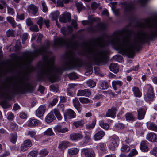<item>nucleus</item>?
I'll use <instances>...</instances> for the list:
<instances>
[{
    "label": "nucleus",
    "mask_w": 157,
    "mask_h": 157,
    "mask_svg": "<svg viewBox=\"0 0 157 157\" xmlns=\"http://www.w3.org/2000/svg\"><path fill=\"white\" fill-rule=\"evenodd\" d=\"M139 26L148 28L149 32H138L133 41L131 40L129 35L124 36L121 39L120 37L121 35V32L116 31L107 41L102 37H99L90 43H85V49L90 64H99L105 62L107 59L109 51L107 50L99 51L97 49L98 47L107 46L110 44L119 53L132 58L134 50L138 49L141 42L157 36V17L146 18L144 22L140 23Z\"/></svg>",
    "instance_id": "nucleus-1"
},
{
    "label": "nucleus",
    "mask_w": 157,
    "mask_h": 157,
    "mask_svg": "<svg viewBox=\"0 0 157 157\" xmlns=\"http://www.w3.org/2000/svg\"><path fill=\"white\" fill-rule=\"evenodd\" d=\"M50 44V42L47 40L46 44L42 47L34 51L26 53L21 59V64L28 66L34 58L39 55H43L44 65L40 71V76L41 78H47L53 83L58 80L57 74L61 73L64 70L80 67V62L79 59L70 51L67 55L66 58L67 61L63 66L62 67L55 66L54 65L55 57H49L48 55V53H51L48 51Z\"/></svg>",
    "instance_id": "nucleus-2"
},
{
    "label": "nucleus",
    "mask_w": 157,
    "mask_h": 157,
    "mask_svg": "<svg viewBox=\"0 0 157 157\" xmlns=\"http://www.w3.org/2000/svg\"><path fill=\"white\" fill-rule=\"evenodd\" d=\"M27 80L26 72L19 76L14 83H12V79H8L7 82L0 88V95L5 98H8L11 90L16 93H24L28 90L30 86V84Z\"/></svg>",
    "instance_id": "nucleus-3"
},
{
    "label": "nucleus",
    "mask_w": 157,
    "mask_h": 157,
    "mask_svg": "<svg viewBox=\"0 0 157 157\" xmlns=\"http://www.w3.org/2000/svg\"><path fill=\"white\" fill-rule=\"evenodd\" d=\"M75 35H73L71 39H65L62 37L57 38L54 40V45L56 47L65 45L72 50H78V44L74 41Z\"/></svg>",
    "instance_id": "nucleus-4"
},
{
    "label": "nucleus",
    "mask_w": 157,
    "mask_h": 157,
    "mask_svg": "<svg viewBox=\"0 0 157 157\" xmlns=\"http://www.w3.org/2000/svg\"><path fill=\"white\" fill-rule=\"evenodd\" d=\"M147 87L148 88V90L146 94L144 95V99L146 101L150 102L153 101L154 98L153 89L150 84L147 85Z\"/></svg>",
    "instance_id": "nucleus-5"
},
{
    "label": "nucleus",
    "mask_w": 157,
    "mask_h": 157,
    "mask_svg": "<svg viewBox=\"0 0 157 157\" xmlns=\"http://www.w3.org/2000/svg\"><path fill=\"white\" fill-rule=\"evenodd\" d=\"M121 5L124 8V12L125 13H130L134 10V5L133 2H123L121 3Z\"/></svg>",
    "instance_id": "nucleus-6"
},
{
    "label": "nucleus",
    "mask_w": 157,
    "mask_h": 157,
    "mask_svg": "<svg viewBox=\"0 0 157 157\" xmlns=\"http://www.w3.org/2000/svg\"><path fill=\"white\" fill-rule=\"evenodd\" d=\"M81 152L84 155L85 157H94L95 153L92 148H83L81 149Z\"/></svg>",
    "instance_id": "nucleus-7"
},
{
    "label": "nucleus",
    "mask_w": 157,
    "mask_h": 157,
    "mask_svg": "<svg viewBox=\"0 0 157 157\" xmlns=\"http://www.w3.org/2000/svg\"><path fill=\"white\" fill-rule=\"evenodd\" d=\"M119 142V139L118 137L115 136L113 137L111 140V143L109 147L111 150H113L117 147Z\"/></svg>",
    "instance_id": "nucleus-8"
},
{
    "label": "nucleus",
    "mask_w": 157,
    "mask_h": 157,
    "mask_svg": "<svg viewBox=\"0 0 157 157\" xmlns=\"http://www.w3.org/2000/svg\"><path fill=\"white\" fill-rule=\"evenodd\" d=\"M65 119H71L74 118L76 114L75 112L71 109H67L64 114Z\"/></svg>",
    "instance_id": "nucleus-9"
},
{
    "label": "nucleus",
    "mask_w": 157,
    "mask_h": 157,
    "mask_svg": "<svg viewBox=\"0 0 157 157\" xmlns=\"http://www.w3.org/2000/svg\"><path fill=\"white\" fill-rule=\"evenodd\" d=\"M91 91L89 89L79 90L77 93L78 96L89 97L91 95Z\"/></svg>",
    "instance_id": "nucleus-10"
},
{
    "label": "nucleus",
    "mask_w": 157,
    "mask_h": 157,
    "mask_svg": "<svg viewBox=\"0 0 157 157\" xmlns=\"http://www.w3.org/2000/svg\"><path fill=\"white\" fill-rule=\"evenodd\" d=\"M46 110V107L45 106L40 105L36 110V115L38 117H42L44 113Z\"/></svg>",
    "instance_id": "nucleus-11"
},
{
    "label": "nucleus",
    "mask_w": 157,
    "mask_h": 157,
    "mask_svg": "<svg viewBox=\"0 0 157 157\" xmlns=\"http://www.w3.org/2000/svg\"><path fill=\"white\" fill-rule=\"evenodd\" d=\"M146 139L152 142H157V135L154 133L150 132L146 135Z\"/></svg>",
    "instance_id": "nucleus-12"
},
{
    "label": "nucleus",
    "mask_w": 157,
    "mask_h": 157,
    "mask_svg": "<svg viewBox=\"0 0 157 157\" xmlns=\"http://www.w3.org/2000/svg\"><path fill=\"white\" fill-rule=\"evenodd\" d=\"M83 137V135L81 133H74L70 135V139L72 140L77 141L82 139Z\"/></svg>",
    "instance_id": "nucleus-13"
},
{
    "label": "nucleus",
    "mask_w": 157,
    "mask_h": 157,
    "mask_svg": "<svg viewBox=\"0 0 157 157\" xmlns=\"http://www.w3.org/2000/svg\"><path fill=\"white\" fill-rule=\"evenodd\" d=\"M146 109H144L142 108H139L137 109V117L139 119L141 120L144 118L146 113Z\"/></svg>",
    "instance_id": "nucleus-14"
},
{
    "label": "nucleus",
    "mask_w": 157,
    "mask_h": 157,
    "mask_svg": "<svg viewBox=\"0 0 157 157\" xmlns=\"http://www.w3.org/2000/svg\"><path fill=\"white\" fill-rule=\"evenodd\" d=\"M96 147L98 151H100L103 153H106L107 151L106 145L104 143H100L98 144Z\"/></svg>",
    "instance_id": "nucleus-15"
},
{
    "label": "nucleus",
    "mask_w": 157,
    "mask_h": 157,
    "mask_svg": "<svg viewBox=\"0 0 157 157\" xmlns=\"http://www.w3.org/2000/svg\"><path fill=\"white\" fill-rule=\"evenodd\" d=\"M39 120L33 118L30 119L28 121V125L29 126H36L40 124Z\"/></svg>",
    "instance_id": "nucleus-16"
},
{
    "label": "nucleus",
    "mask_w": 157,
    "mask_h": 157,
    "mask_svg": "<svg viewBox=\"0 0 157 157\" xmlns=\"http://www.w3.org/2000/svg\"><path fill=\"white\" fill-rule=\"evenodd\" d=\"M105 132L103 131L98 132L94 136V140L98 141L101 139L104 136Z\"/></svg>",
    "instance_id": "nucleus-17"
},
{
    "label": "nucleus",
    "mask_w": 157,
    "mask_h": 157,
    "mask_svg": "<svg viewBox=\"0 0 157 157\" xmlns=\"http://www.w3.org/2000/svg\"><path fill=\"white\" fill-rule=\"evenodd\" d=\"M117 109L115 107H112L109 109L107 112L105 116L107 117H113L116 114Z\"/></svg>",
    "instance_id": "nucleus-18"
},
{
    "label": "nucleus",
    "mask_w": 157,
    "mask_h": 157,
    "mask_svg": "<svg viewBox=\"0 0 157 157\" xmlns=\"http://www.w3.org/2000/svg\"><path fill=\"white\" fill-rule=\"evenodd\" d=\"M84 121L82 120L74 121L72 123L73 128H80L83 127L84 125Z\"/></svg>",
    "instance_id": "nucleus-19"
},
{
    "label": "nucleus",
    "mask_w": 157,
    "mask_h": 157,
    "mask_svg": "<svg viewBox=\"0 0 157 157\" xmlns=\"http://www.w3.org/2000/svg\"><path fill=\"white\" fill-rule=\"evenodd\" d=\"M73 29L72 26H69L67 28L65 27L62 28L61 29V33L64 35H66L72 32Z\"/></svg>",
    "instance_id": "nucleus-20"
},
{
    "label": "nucleus",
    "mask_w": 157,
    "mask_h": 157,
    "mask_svg": "<svg viewBox=\"0 0 157 157\" xmlns=\"http://www.w3.org/2000/svg\"><path fill=\"white\" fill-rule=\"evenodd\" d=\"M146 124L148 129L157 132V125L154 123L148 121L147 123Z\"/></svg>",
    "instance_id": "nucleus-21"
},
{
    "label": "nucleus",
    "mask_w": 157,
    "mask_h": 157,
    "mask_svg": "<svg viewBox=\"0 0 157 157\" xmlns=\"http://www.w3.org/2000/svg\"><path fill=\"white\" fill-rule=\"evenodd\" d=\"M122 81L120 80H114L112 82V86L115 90L121 87L123 85Z\"/></svg>",
    "instance_id": "nucleus-22"
},
{
    "label": "nucleus",
    "mask_w": 157,
    "mask_h": 157,
    "mask_svg": "<svg viewBox=\"0 0 157 157\" xmlns=\"http://www.w3.org/2000/svg\"><path fill=\"white\" fill-rule=\"evenodd\" d=\"M147 142L146 141H143L141 142L140 146V149L143 152H147L149 148L147 146Z\"/></svg>",
    "instance_id": "nucleus-23"
},
{
    "label": "nucleus",
    "mask_w": 157,
    "mask_h": 157,
    "mask_svg": "<svg viewBox=\"0 0 157 157\" xmlns=\"http://www.w3.org/2000/svg\"><path fill=\"white\" fill-rule=\"evenodd\" d=\"M53 112H51L46 116L45 118V121L47 123H49L51 122L53 120L55 119Z\"/></svg>",
    "instance_id": "nucleus-24"
},
{
    "label": "nucleus",
    "mask_w": 157,
    "mask_h": 157,
    "mask_svg": "<svg viewBox=\"0 0 157 157\" xmlns=\"http://www.w3.org/2000/svg\"><path fill=\"white\" fill-rule=\"evenodd\" d=\"M28 10L29 13L35 15L37 13L38 9L35 6L33 5H31L28 7Z\"/></svg>",
    "instance_id": "nucleus-25"
},
{
    "label": "nucleus",
    "mask_w": 157,
    "mask_h": 157,
    "mask_svg": "<svg viewBox=\"0 0 157 157\" xmlns=\"http://www.w3.org/2000/svg\"><path fill=\"white\" fill-rule=\"evenodd\" d=\"M69 143L67 141L61 142L58 146V148L61 150H63L68 146Z\"/></svg>",
    "instance_id": "nucleus-26"
},
{
    "label": "nucleus",
    "mask_w": 157,
    "mask_h": 157,
    "mask_svg": "<svg viewBox=\"0 0 157 157\" xmlns=\"http://www.w3.org/2000/svg\"><path fill=\"white\" fill-rule=\"evenodd\" d=\"M110 71L115 73H117L119 71V68L117 64L112 63L109 66Z\"/></svg>",
    "instance_id": "nucleus-27"
},
{
    "label": "nucleus",
    "mask_w": 157,
    "mask_h": 157,
    "mask_svg": "<svg viewBox=\"0 0 157 157\" xmlns=\"http://www.w3.org/2000/svg\"><path fill=\"white\" fill-rule=\"evenodd\" d=\"M90 141V136L86 135L85 136L83 141L80 142V145L82 146H85Z\"/></svg>",
    "instance_id": "nucleus-28"
},
{
    "label": "nucleus",
    "mask_w": 157,
    "mask_h": 157,
    "mask_svg": "<svg viewBox=\"0 0 157 157\" xmlns=\"http://www.w3.org/2000/svg\"><path fill=\"white\" fill-rule=\"evenodd\" d=\"M60 13L58 11H56L52 13L51 14V16L52 18L56 21V24L58 25V19L59 15Z\"/></svg>",
    "instance_id": "nucleus-29"
},
{
    "label": "nucleus",
    "mask_w": 157,
    "mask_h": 157,
    "mask_svg": "<svg viewBox=\"0 0 157 157\" xmlns=\"http://www.w3.org/2000/svg\"><path fill=\"white\" fill-rule=\"evenodd\" d=\"M132 90L134 96L136 97H140L142 95L139 88L137 87H134L132 88Z\"/></svg>",
    "instance_id": "nucleus-30"
},
{
    "label": "nucleus",
    "mask_w": 157,
    "mask_h": 157,
    "mask_svg": "<svg viewBox=\"0 0 157 157\" xmlns=\"http://www.w3.org/2000/svg\"><path fill=\"white\" fill-rule=\"evenodd\" d=\"M79 150L76 148H73L68 150V153L70 155H75L79 152Z\"/></svg>",
    "instance_id": "nucleus-31"
},
{
    "label": "nucleus",
    "mask_w": 157,
    "mask_h": 157,
    "mask_svg": "<svg viewBox=\"0 0 157 157\" xmlns=\"http://www.w3.org/2000/svg\"><path fill=\"white\" fill-rule=\"evenodd\" d=\"M97 26V30L98 31L104 30L107 28L106 24L103 23H101L98 24Z\"/></svg>",
    "instance_id": "nucleus-32"
},
{
    "label": "nucleus",
    "mask_w": 157,
    "mask_h": 157,
    "mask_svg": "<svg viewBox=\"0 0 157 157\" xmlns=\"http://www.w3.org/2000/svg\"><path fill=\"white\" fill-rule=\"evenodd\" d=\"M99 87L100 89L105 90L107 89L109 87L108 83L105 81H102L99 85Z\"/></svg>",
    "instance_id": "nucleus-33"
},
{
    "label": "nucleus",
    "mask_w": 157,
    "mask_h": 157,
    "mask_svg": "<svg viewBox=\"0 0 157 157\" xmlns=\"http://www.w3.org/2000/svg\"><path fill=\"white\" fill-rule=\"evenodd\" d=\"M96 120L94 119L92 121V122L91 124H87L86 125V128L87 129H91L94 128L95 125Z\"/></svg>",
    "instance_id": "nucleus-34"
},
{
    "label": "nucleus",
    "mask_w": 157,
    "mask_h": 157,
    "mask_svg": "<svg viewBox=\"0 0 157 157\" xmlns=\"http://www.w3.org/2000/svg\"><path fill=\"white\" fill-rule=\"evenodd\" d=\"M6 19L7 21L13 27H15L16 22L13 18L11 17L8 16L6 17Z\"/></svg>",
    "instance_id": "nucleus-35"
},
{
    "label": "nucleus",
    "mask_w": 157,
    "mask_h": 157,
    "mask_svg": "<svg viewBox=\"0 0 157 157\" xmlns=\"http://www.w3.org/2000/svg\"><path fill=\"white\" fill-rule=\"evenodd\" d=\"M54 112L58 120H61L62 117L58 109H54Z\"/></svg>",
    "instance_id": "nucleus-36"
},
{
    "label": "nucleus",
    "mask_w": 157,
    "mask_h": 157,
    "mask_svg": "<svg viewBox=\"0 0 157 157\" xmlns=\"http://www.w3.org/2000/svg\"><path fill=\"white\" fill-rule=\"evenodd\" d=\"M124 127V125L122 123H116L114 126V128L117 130L123 129Z\"/></svg>",
    "instance_id": "nucleus-37"
},
{
    "label": "nucleus",
    "mask_w": 157,
    "mask_h": 157,
    "mask_svg": "<svg viewBox=\"0 0 157 157\" xmlns=\"http://www.w3.org/2000/svg\"><path fill=\"white\" fill-rule=\"evenodd\" d=\"M100 126L105 129H108L109 128V125L107 123H105L103 121H100L99 122Z\"/></svg>",
    "instance_id": "nucleus-38"
},
{
    "label": "nucleus",
    "mask_w": 157,
    "mask_h": 157,
    "mask_svg": "<svg viewBox=\"0 0 157 157\" xmlns=\"http://www.w3.org/2000/svg\"><path fill=\"white\" fill-rule=\"evenodd\" d=\"M130 148L127 145H124L121 148V151L123 152H127L130 151Z\"/></svg>",
    "instance_id": "nucleus-39"
},
{
    "label": "nucleus",
    "mask_w": 157,
    "mask_h": 157,
    "mask_svg": "<svg viewBox=\"0 0 157 157\" xmlns=\"http://www.w3.org/2000/svg\"><path fill=\"white\" fill-rule=\"evenodd\" d=\"M126 118L127 120L131 121H134L135 117L131 113H127L126 115Z\"/></svg>",
    "instance_id": "nucleus-40"
},
{
    "label": "nucleus",
    "mask_w": 157,
    "mask_h": 157,
    "mask_svg": "<svg viewBox=\"0 0 157 157\" xmlns=\"http://www.w3.org/2000/svg\"><path fill=\"white\" fill-rule=\"evenodd\" d=\"M79 100L82 103L87 104L90 103V100L86 98L81 97L79 98Z\"/></svg>",
    "instance_id": "nucleus-41"
},
{
    "label": "nucleus",
    "mask_w": 157,
    "mask_h": 157,
    "mask_svg": "<svg viewBox=\"0 0 157 157\" xmlns=\"http://www.w3.org/2000/svg\"><path fill=\"white\" fill-rule=\"evenodd\" d=\"M15 51H17L20 49L21 48V42L19 40L15 41Z\"/></svg>",
    "instance_id": "nucleus-42"
},
{
    "label": "nucleus",
    "mask_w": 157,
    "mask_h": 157,
    "mask_svg": "<svg viewBox=\"0 0 157 157\" xmlns=\"http://www.w3.org/2000/svg\"><path fill=\"white\" fill-rule=\"evenodd\" d=\"M44 133L45 135L47 136H51L54 134L52 129L51 128H48L44 132Z\"/></svg>",
    "instance_id": "nucleus-43"
},
{
    "label": "nucleus",
    "mask_w": 157,
    "mask_h": 157,
    "mask_svg": "<svg viewBox=\"0 0 157 157\" xmlns=\"http://www.w3.org/2000/svg\"><path fill=\"white\" fill-rule=\"evenodd\" d=\"M6 34L7 37H13L14 36V31L12 30L9 29L7 31Z\"/></svg>",
    "instance_id": "nucleus-44"
},
{
    "label": "nucleus",
    "mask_w": 157,
    "mask_h": 157,
    "mask_svg": "<svg viewBox=\"0 0 157 157\" xmlns=\"http://www.w3.org/2000/svg\"><path fill=\"white\" fill-rule=\"evenodd\" d=\"M23 144L29 148L32 145V143L29 139H27L25 140Z\"/></svg>",
    "instance_id": "nucleus-45"
},
{
    "label": "nucleus",
    "mask_w": 157,
    "mask_h": 157,
    "mask_svg": "<svg viewBox=\"0 0 157 157\" xmlns=\"http://www.w3.org/2000/svg\"><path fill=\"white\" fill-rule=\"evenodd\" d=\"M17 138V134L11 135L10 141L12 143L15 144L16 142Z\"/></svg>",
    "instance_id": "nucleus-46"
},
{
    "label": "nucleus",
    "mask_w": 157,
    "mask_h": 157,
    "mask_svg": "<svg viewBox=\"0 0 157 157\" xmlns=\"http://www.w3.org/2000/svg\"><path fill=\"white\" fill-rule=\"evenodd\" d=\"M87 83L88 86L90 87H94L96 85V83L94 81L91 80H89L87 82Z\"/></svg>",
    "instance_id": "nucleus-47"
},
{
    "label": "nucleus",
    "mask_w": 157,
    "mask_h": 157,
    "mask_svg": "<svg viewBox=\"0 0 157 157\" xmlns=\"http://www.w3.org/2000/svg\"><path fill=\"white\" fill-rule=\"evenodd\" d=\"M73 103L74 106V107H77L78 106L81 105V104L80 103L78 100L77 98H75L73 100Z\"/></svg>",
    "instance_id": "nucleus-48"
},
{
    "label": "nucleus",
    "mask_w": 157,
    "mask_h": 157,
    "mask_svg": "<svg viewBox=\"0 0 157 157\" xmlns=\"http://www.w3.org/2000/svg\"><path fill=\"white\" fill-rule=\"evenodd\" d=\"M48 153V152L45 149L41 150L40 152V155L42 156H45Z\"/></svg>",
    "instance_id": "nucleus-49"
},
{
    "label": "nucleus",
    "mask_w": 157,
    "mask_h": 157,
    "mask_svg": "<svg viewBox=\"0 0 157 157\" xmlns=\"http://www.w3.org/2000/svg\"><path fill=\"white\" fill-rule=\"evenodd\" d=\"M30 30L32 31L37 32L39 31L38 27L36 25H33L30 27Z\"/></svg>",
    "instance_id": "nucleus-50"
},
{
    "label": "nucleus",
    "mask_w": 157,
    "mask_h": 157,
    "mask_svg": "<svg viewBox=\"0 0 157 157\" xmlns=\"http://www.w3.org/2000/svg\"><path fill=\"white\" fill-rule=\"evenodd\" d=\"M36 23L39 25L40 29L42 28V24L43 23V19L42 17H40L38 18V20L37 21Z\"/></svg>",
    "instance_id": "nucleus-51"
},
{
    "label": "nucleus",
    "mask_w": 157,
    "mask_h": 157,
    "mask_svg": "<svg viewBox=\"0 0 157 157\" xmlns=\"http://www.w3.org/2000/svg\"><path fill=\"white\" fill-rule=\"evenodd\" d=\"M37 152L33 151H31L28 155V157H37Z\"/></svg>",
    "instance_id": "nucleus-52"
},
{
    "label": "nucleus",
    "mask_w": 157,
    "mask_h": 157,
    "mask_svg": "<svg viewBox=\"0 0 157 157\" xmlns=\"http://www.w3.org/2000/svg\"><path fill=\"white\" fill-rule=\"evenodd\" d=\"M69 78L71 80L76 79L78 78V76L75 73H71L68 75Z\"/></svg>",
    "instance_id": "nucleus-53"
},
{
    "label": "nucleus",
    "mask_w": 157,
    "mask_h": 157,
    "mask_svg": "<svg viewBox=\"0 0 157 157\" xmlns=\"http://www.w3.org/2000/svg\"><path fill=\"white\" fill-rule=\"evenodd\" d=\"M138 154L137 151L135 149H132L131 151L129 154V157H132Z\"/></svg>",
    "instance_id": "nucleus-54"
},
{
    "label": "nucleus",
    "mask_w": 157,
    "mask_h": 157,
    "mask_svg": "<svg viewBox=\"0 0 157 157\" xmlns=\"http://www.w3.org/2000/svg\"><path fill=\"white\" fill-rule=\"evenodd\" d=\"M7 13L10 15H13L14 13V11L13 9L9 6H7Z\"/></svg>",
    "instance_id": "nucleus-55"
},
{
    "label": "nucleus",
    "mask_w": 157,
    "mask_h": 157,
    "mask_svg": "<svg viewBox=\"0 0 157 157\" xmlns=\"http://www.w3.org/2000/svg\"><path fill=\"white\" fill-rule=\"evenodd\" d=\"M76 6L78 10V12H79L83 8V5L82 3L81 2L77 3L76 4Z\"/></svg>",
    "instance_id": "nucleus-56"
},
{
    "label": "nucleus",
    "mask_w": 157,
    "mask_h": 157,
    "mask_svg": "<svg viewBox=\"0 0 157 157\" xmlns=\"http://www.w3.org/2000/svg\"><path fill=\"white\" fill-rule=\"evenodd\" d=\"M50 90L51 91L57 92L58 90V88L57 86L54 85H52L50 86Z\"/></svg>",
    "instance_id": "nucleus-57"
},
{
    "label": "nucleus",
    "mask_w": 157,
    "mask_h": 157,
    "mask_svg": "<svg viewBox=\"0 0 157 157\" xmlns=\"http://www.w3.org/2000/svg\"><path fill=\"white\" fill-rule=\"evenodd\" d=\"M41 4L42 6L43 11L44 12H46L48 10V8L45 2L43 1L41 2Z\"/></svg>",
    "instance_id": "nucleus-58"
},
{
    "label": "nucleus",
    "mask_w": 157,
    "mask_h": 157,
    "mask_svg": "<svg viewBox=\"0 0 157 157\" xmlns=\"http://www.w3.org/2000/svg\"><path fill=\"white\" fill-rule=\"evenodd\" d=\"M99 6V3H97L95 2L92 3L91 4L92 9L94 10Z\"/></svg>",
    "instance_id": "nucleus-59"
},
{
    "label": "nucleus",
    "mask_w": 157,
    "mask_h": 157,
    "mask_svg": "<svg viewBox=\"0 0 157 157\" xmlns=\"http://www.w3.org/2000/svg\"><path fill=\"white\" fill-rule=\"evenodd\" d=\"M36 134V132L33 131H29L28 132V135L30 136L32 138L34 137V136Z\"/></svg>",
    "instance_id": "nucleus-60"
},
{
    "label": "nucleus",
    "mask_w": 157,
    "mask_h": 157,
    "mask_svg": "<svg viewBox=\"0 0 157 157\" xmlns=\"http://www.w3.org/2000/svg\"><path fill=\"white\" fill-rule=\"evenodd\" d=\"M10 127L13 130H16L18 128L17 125L16 123H12Z\"/></svg>",
    "instance_id": "nucleus-61"
},
{
    "label": "nucleus",
    "mask_w": 157,
    "mask_h": 157,
    "mask_svg": "<svg viewBox=\"0 0 157 157\" xmlns=\"http://www.w3.org/2000/svg\"><path fill=\"white\" fill-rule=\"evenodd\" d=\"M28 34L26 33H24L22 35V41L23 43H24L25 41L28 38Z\"/></svg>",
    "instance_id": "nucleus-62"
},
{
    "label": "nucleus",
    "mask_w": 157,
    "mask_h": 157,
    "mask_svg": "<svg viewBox=\"0 0 157 157\" xmlns=\"http://www.w3.org/2000/svg\"><path fill=\"white\" fill-rule=\"evenodd\" d=\"M59 20L60 22L63 23H66L67 21V19L65 18L64 15L62 17H60Z\"/></svg>",
    "instance_id": "nucleus-63"
},
{
    "label": "nucleus",
    "mask_w": 157,
    "mask_h": 157,
    "mask_svg": "<svg viewBox=\"0 0 157 157\" xmlns=\"http://www.w3.org/2000/svg\"><path fill=\"white\" fill-rule=\"evenodd\" d=\"M62 126L60 125H57L54 127V130L56 132H60Z\"/></svg>",
    "instance_id": "nucleus-64"
}]
</instances>
